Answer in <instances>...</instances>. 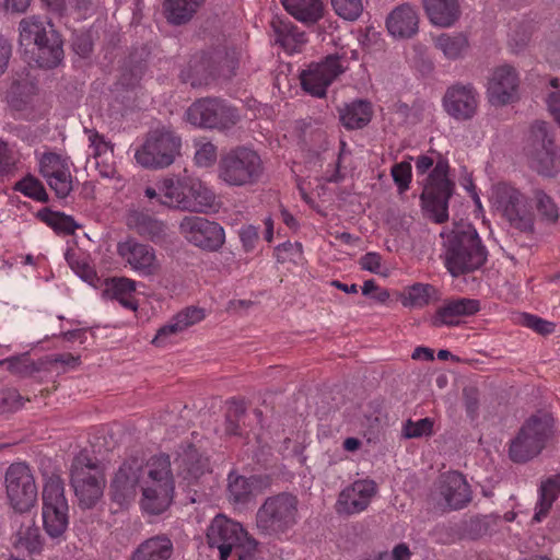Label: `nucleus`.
I'll use <instances>...</instances> for the list:
<instances>
[{
	"label": "nucleus",
	"mask_w": 560,
	"mask_h": 560,
	"mask_svg": "<svg viewBox=\"0 0 560 560\" xmlns=\"http://www.w3.org/2000/svg\"><path fill=\"white\" fill-rule=\"evenodd\" d=\"M140 485L143 510L153 515L166 511L174 493L170 456L162 454L153 457L147 471L138 458L125 460L110 482V498L119 505L127 504L136 498Z\"/></svg>",
	"instance_id": "f257e3e1"
},
{
	"label": "nucleus",
	"mask_w": 560,
	"mask_h": 560,
	"mask_svg": "<svg viewBox=\"0 0 560 560\" xmlns=\"http://www.w3.org/2000/svg\"><path fill=\"white\" fill-rule=\"evenodd\" d=\"M441 236L445 237L444 262L453 277L472 272L486 264L488 250L472 224L456 223L448 233H442Z\"/></svg>",
	"instance_id": "f03ea898"
},
{
	"label": "nucleus",
	"mask_w": 560,
	"mask_h": 560,
	"mask_svg": "<svg viewBox=\"0 0 560 560\" xmlns=\"http://www.w3.org/2000/svg\"><path fill=\"white\" fill-rule=\"evenodd\" d=\"M556 439L555 419L547 411L532 415L520 428L509 446V457L525 464L538 456Z\"/></svg>",
	"instance_id": "7ed1b4c3"
},
{
	"label": "nucleus",
	"mask_w": 560,
	"mask_h": 560,
	"mask_svg": "<svg viewBox=\"0 0 560 560\" xmlns=\"http://www.w3.org/2000/svg\"><path fill=\"white\" fill-rule=\"evenodd\" d=\"M19 31L21 44H34L33 56L39 68L50 70L61 65L65 58L63 40L51 24L30 16L20 22Z\"/></svg>",
	"instance_id": "20e7f679"
},
{
	"label": "nucleus",
	"mask_w": 560,
	"mask_h": 560,
	"mask_svg": "<svg viewBox=\"0 0 560 560\" xmlns=\"http://www.w3.org/2000/svg\"><path fill=\"white\" fill-rule=\"evenodd\" d=\"M215 196L200 180L184 177L174 182L166 178L162 182L161 205L168 208L205 213L214 205Z\"/></svg>",
	"instance_id": "39448f33"
},
{
	"label": "nucleus",
	"mask_w": 560,
	"mask_h": 560,
	"mask_svg": "<svg viewBox=\"0 0 560 560\" xmlns=\"http://www.w3.org/2000/svg\"><path fill=\"white\" fill-rule=\"evenodd\" d=\"M264 165L258 153L246 147H237L221 155L218 176L229 186H247L259 180Z\"/></svg>",
	"instance_id": "423d86ee"
},
{
	"label": "nucleus",
	"mask_w": 560,
	"mask_h": 560,
	"mask_svg": "<svg viewBox=\"0 0 560 560\" xmlns=\"http://www.w3.org/2000/svg\"><path fill=\"white\" fill-rule=\"evenodd\" d=\"M299 500L290 492L268 497L256 512V527L264 535L285 533L296 524Z\"/></svg>",
	"instance_id": "0eeeda50"
},
{
	"label": "nucleus",
	"mask_w": 560,
	"mask_h": 560,
	"mask_svg": "<svg viewBox=\"0 0 560 560\" xmlns=\"http://www.w3.org/2000/svg\"><path fill=\"white\" fill-rule=\"evenodd\" d=\"M448 168L447 161L440 159L428 175L420 196L423 208L432 214L436 223L448 219V200L455 188L454 182L447 177Z\"/></svg>",
	"instance_id": "6e6552de"
},
{
	"label": "nucleus",
	"mask_w": 560,
	"mask_h": 560,
	"mask_svg": "<svg viewBox=\"0 0 560 560\" xmlns=\"http://www.w3.org/2000/svg\"><path fill=\"white\" fill-rule=\"evenodd\" d=\"M42 499L44 529L51 538H59L65 534L69 524V506L60 476L51 474L47 477Z\"/></svg>",
	"instance_id": "1a4fd4ad"
},
{
	"label": "nucleus",
	"mask_w": 560,
	"mask_h": 560,
	"mask_svg": "<svg viewBox=\"0 0 560 560\" xmlns=\"http://www.w3.org/2000/svg\"><path fill=\"white\" fill-rule=\"evenodd\" d=\"M186 119L195 127L228 130L240 121L235 107L218 97H203L195 101L186 110Z\"/></svg>",
	"instance_id": "9d476101"
},
{
	"label": "nucleus",
	"mask_w": 560,
	"mask_h": 560,
	"mask_svg": "<svg viewBox=\"0 0 560 560\" xmlns=\"http://www.w3.org/2000/svg\"><path fill=\"white\" fill-rule=\"evenodd\" d=\"M180 138L166 129L149 132L144 143L136 152L137 162L147 168H164L174 163L179 155Z\"/></svg>",
	"instance_id": "9b49d317"
},
{
	"label": "nucleus",
	"mask_w": 560,
	"mask_h": 560,
	"mask_svg": "<svg viewBox=\"0 0 560 560\" xmlns=\"http://www.w3.org/2000/svg\"><path fill=\"white\" fill-rule=\"evenodd\" d=\"M71 485L80 505L91 509L103 494L105 479L96 462L80 453L71 466Z\"/></svg>",
	"instance_id": "f8f14e48"
},
{
	"label": "nucleus",
	"mask_w": 560,
	"mask_h": 560,
	"mask_svg": "<svg viewBox=\"0 0 560 560\" xmlns=\"http://www.w3.org/2000/svg\"><path fill=\"white\" fill-rule=\"evenodd\" d=\"M5 491L11 508L26 513L37 501V487L31 468L25 463H13L5 471Z\"/></svg>",
	"instance_id": "ddd939ff"
},
{
	"label": "nucleus",
	"mask_w": 560,
	"mask_h": 560,
	"mask_svg": "<svg viewBox=\"0 0 560 560\" xmlns=\"http://www.w3.org/2000/svg\"><path fill=\"white\" fill-rule=\"evenodd\" d=\"M492 200L513 228L522 232L533 230L534 218L526 209L525 197L520 190L505 183H499L493 188Z\"/></svg>",
	"instance_id": "4468645a"
},
{
	"label": "nucleus",
	"mask_w": 560,
	"mask_h": 560,
	"mask_svg": "<svg viewBox=\"0 0 560 560\" xmlns=\"http://www.w3.org/2000/svg\"><path fill=\"white\" fill-rule=\"evenodd\" d=\"M179 231L188 243L203 252H219L225 243L223 226L203 217H185Z\"/></svg>",
	"instance_id": "2eb2a0df"
},
{
	"label": "nucleus",
	"mask_w": 560,
	"mask_h": 560,
	"mask_svg": "<svg viewBox=\"0 0 560 560\" xmlns=\"http://www.w3.org/2000/svg\"><path fill=\"white\" fill-rule=\"evenodd\" d=\"M530 166L537 173L549 176L555 168L557 155L553 138L545 121H535L530 127Z\"/></svg>",
	"instance_id": "dca6fc26"
},
{
	"label": "nucleus",
	"mask_w": 560,
	"mask_h": 560,
	"mask_svg": "<svg viewBox=\"0 0 560 560\" xmlns=\"http://www.w3.org/2000/svg\"><path fill=\"white\" fill-rule=\"evenodd\" d=\"M339 55H329L324 61L302 71L301 86L312 96L323 97L332 81L345 71Z\"/></svg>",
	"instance_id": "f3484780"
},
{
	"label": "nucleus",
	"mask_w": 560,
	"mask_h": 560,
	"mask_svg": "<svg viewBox=\"0 0 560 560\" xmlns=\"http://www.w3.org/2000/svg\"><path fill=\"white\" fill-rule=\"evenodd\" d=\"M243 526L224 515H217L207 529V540L210 547L218 548L220 560H228L235 545L244 537Z\"/></svg>",
	"instance_id": "a211bd4d"
},
{
	"label": "nucleus",
	"mask_w": 560,
	"mask_h": 560,
	"mask_svg": "<svg viewBox=\"0 0 560 560\" xmlns=\"http://www.w3.org/2000/svg\"><path fill=\"white\" fill-rule=\"evenodd\" d=\"M477 91L471 84L456 83L447 88L443 96V107L456 120H469L477 113Z\"/></svg>",
	"instance_id": "6ab92c4d"
},
{
	"label": "nucleus",
	"mask_w": 560,
	"mask_h": 560,
	"mask_svg": "<svg viewBox=\"0 0 560 560\" xmlns=\"http://www.w3.org/2000/svg\"><path fill=\"white\" fill-rule=\"evenodd\" d=\"M520 79L514 67L503 65L494 69L489 83L488 96L492 105L503 106L515 102Z\"/></svg>",
	"instance_id": "aec40b11"
},
{
	"label": "nucleus",
	"mask_w": 560,
	"mask_h": 560,
	"mask_svg": "<svg viewBox=\"0 0 560 560\" xmlns=\"http://www.w3.org/2000/svg\"><path fill=\"white\" fill-rule=\"evenodd\" d=\"M117 253L140 276L151 277L160 271L155 250L147 244L136 241L119 243Z\"/></svg>",
	"instance_id": "412c9836"
},
{
	"label": "nucleus",
	"mask_w": 560,
	"mask_h": 560,
	"mask_svg": "<svg viewBox=\"0 0 560 560\" xmlns=\"http://www.w3.org/2000/svg\"><path fill=\"white\" fill-rule=\"evenodd\" d=\"M178 475L188 485H197L202 477L212 472L210 458L194 444L182 445L175 459Z\"/></svg>",
	"instance_id": "4be33fe9"
},
{
	"label": "nucleus",
	"mask_w": 560,
	"mask_h": 560,
	"mask_svg": "<svg viewBox=\"0 0 560 560\" xmlns=\"http://www.w3.org/2000/svg\"><path fill=\"white\" fill-rule=\"evenodd\" d=\"M376 494L373 480H358L343 489L338 497L335 509L338 514L351 515L364 511Z\"/></svg>",
	"instance_id": "5701e85b"
},
{
	"label": "nucleus",
	"mask_w": 560,
	"mask_h": 560,
	"mask_svg": "<svg viewBox=\"0 0 560 560\" xmlns=\"http://www.w3.org/2000/svg\"><path fill=\"white\" fill-rule=\"evenodd\" d=\"M438 489L446 506L451 510H460L472 499L470 486L465 476L458 471L442 474Z\"/></svg>",
	"instance_id": "b1692460"
},
{
	"label": "nucleus",
	"mask_w": 560,
	"mask_h": 560,
	"mask_svg": "<svg viewBox=\"0 0 560 560\" xmlns=\"http://www.w3.org/2000/svg\"><path fill=\"white\" fill-rule=\"evenodd\" d=\"M480 310V303L478 300L460 298L447 301L443 306L439 307L434 317L432 318V325L439 327L442 325H458L459 320L457 317L470 316L476 314Z\"/></svg>",
	"instance_id": "393cba45"
},
{
	"label": "nucleus",
	"mask_w": 560,
	"mask_h": 560,
	"mask_svg": "<svg viewBox=\"0 0 560 560\" xmlns=\"http://www.w3.org/2000/svg\"><path fill=\"white\" fill-rule=\"evenodd\" d=\"M419 18L409 4L395 8L386 20L388 32L394 37L410 38L418 32Z\"/></svg>",
	"instance_id": "a878e982"
},
{
	"label": "nucleus",
	"mask_w": 560,
	"mask_h": 560,
	"mask_svg": "<svg viewBox=\"0 0 560 560\" xmlns=\"http://www.w3.org/2000/svg\"><path fill=\"white\" fill-rule=\"evenodd\" d=\"M127 224L140 236L153 243L163 242L167 235V226L164 222L142 211H130Z\"/></svg>",
	"instance_id": "bb28decb"
},
{
	"label": "nucleus",
	"mask_w": 560,
	"mask_h": 560,
	"mask_svg": "<svg viewBox=\"0 0 560 560\" xmlns=\"http://www.w3.org/2000/svg\"><path fill=\"white\" fill-rule=\"evenodd\" d=\"M214 79H231L236 74L238 54L234 48L219 45L207 50Z\"/></svg>",
	"instance_id": "cd10ccee"
},
{
	"label": "nucleus",
	"mask_w": 560,
	"mask_h": 560,
	"mask_svg": "<svg viewBox=\"0 0 560 560\" xmlns=\"http://www.w3.org/2000/svg\"><path fill=\"white\" fill-rule=\"evenodd\" d=\"M180 79L192 88L209 85L215 80L207 50L196 54L190 58L187 67L180 72Z\"/></svg>",
	"instance_id": "c85d7f7f"
},
{
	"label": "nucleus",
	"mask_w": 560,
	"mask_h": 560,
	"mask_svg": "<svg viewBox=\"0 0 560 560\" xmlns=\"http://www.w3.org/2000/svg\"><path fill=\"white\" fill-rule=\"evenodd\" d=\"M422 3L428 19L436 26L450 27L459 19L457 0H422Z\"/></svg>",
	"instance_id": "c756f323"
},
{
	"label": "nucleus",
	"mask_w": 560,
	"mask_h": 560,
	"mask_svg": "<svg viewBox=\"0 0 560 560\" xmlns=\"http://www.w3.org/2000/svg\"><path fill=\"white\" fill-rule=\"evenodd\" d=\"M173 550V542L166 535H156L142 541L130 560H168Z\"/></svg>",
	"instance_id": "7c9ffc66"
},
{
	"label": "nucleus",
	"mask_w": 560,
	"mask_h": 560,
	"mask_svg": "<svg viewBox=\"0 0 560 560\" xmlns=\"http://www.w3.org/2000/svg\"><path fill=\"white\" fill-rule=\"evenodd\" d=\"M284 9L298 21L312 25L324 16L322 0H280Z\"/></svg>",
	"instance_id": "2f4dec72"
},
{
	"label": "nucleus",
	"mask_w": 560,
	"mask_h": 560,
	"mask_svg": "<svg viewBox=\"0 0 560 560\" xmlns=\"http://www.w3.org/2000/svg\"><path fill=\"white\" fill-rule=\"evenodd\" d=\"M270 24L276 35V43L288 51H295L307 42L305 33L300 32L290 21L276 16Z\"/></svg>",
	"instance_id": "473e14b6"
},
{
	"label": "nucleus",
	"mask_w": 560,
	"mask_h": 560,
	"mask_svg": "<svg viewBox=\"0 0 560 560\" xmlns=\"http://www.w3.org/2000/svg\"><path fill=\"white\" fill-rule=\"evenodd\" d=\"M205 0H166L165 16L172 25L187 24L197 13Z\"/></svg>",
	"instance_id": "72a5a7b5"
},
{
	"label": "nucleus",
	"mask_w": 560,
	"mask_h": 560,
	"mask_svg": "<svg viewBox=\"0 0 560 560\" xmlns=\"http://www.w3.org/2000/svg\"><path fill=\"white\" fill-rule=\"evenodd\" d=\"M371 118L372 106L368 101H354L340 110V121L347 129L363 128L371 121Z\"/></svg>",
	"instance_id": "f704fd0d"
},
{
	"label": "nucleus",
	"mask_w": 560,
	"mask_h": 560,
	"mask_svg": "<svg viewBox=\"0 0 560 560\" xmlns=\"http://www.w3.org/2000/svg\"><path fill=\"white\" fill-rule=\"evenodd\" d=\"M439 300V290L431 284L415 283L401 294V303L406 307H423Z\"/></svg>",
	"instance_id": "c9c22d12"
},
{
	"label": "nucleus",
	"mask_w": 560,
	"mask_h": 560,
	"mask_svg": "<svg viewBox=\"0 0 560 560\" xmlns=\"http://www.w3.org/2000/svg\"><path fill=\"white\" fill-rule=\"evenodd\" d=\"M228 499L233 504L245 505L253 499V492L248 478L231 471L228 476Z\"/></svg>",
	"instance_id": "e433bc0d"
},
{
	"label": "nucleus",
	"mask_w": 560,
	"mask_h": 560,
	"mask_svg": "<svg viewBox=\"0 0 560 560\" xmlns=\"http://www.w3.org/2000/svg\"><path fill=\"white\" fill-rule=\"evenodd\" d=\"M490 526L489 516L474 515L456 524V533L462 539L476 540L486 536Z\"/></svg>",
	"instance_id": "4c0bfd02"
},
{
	"label": "nucleus",
	"mask_w": 560,
	"mask_h": 560,
	"mask_svg": "<svg viewBox=\"0 0 560 560\" xmlns=\"http://www.w3.org/2000/svg\"><path fill=\"white\" fill-rule=\"evenodd\" d=\"M37 217L57 233L71 235L78 228H80L71 215H67L63 212L52 211L49 208L39 210Z\"/></svg>",
	"instance_id": "58836bf2"
},
{
	"label": "nucleus",
	"mask_w": 560,
	"mask_h": 560,
	"mask_svg": "<svg viewBox=\"0 0 560 560\" xmlns=\"http://www.w3.org/2000/svg\"><path fill=\"white\" fill-rule=\"evenodd\" d=\"M535 208L540 221L553 224L559 219V209L553 199L540 189L534 190Z\"/></svg>",
	"instance_id": "ea45409f"
},
{
	"label": "nucleus",
	"mask_w": 560,
	"mask_h": 560,
	"mask_svg": "<svg viewBox=\"0 0 560 560\" xmlns=\"http://www.w3.org/2000/svg\"><path fill=\"white\" fill-rule=\"evenodd\" d=\"M44 177L58 198H66L71 192V175L65 167L47 170Z\"/></svg>",
	"instance_id": "a19ab883"
},
{
	"label": "nucleus",
	"mask_w": 560,
	"mask_h": 560,
	"mask_svg": "<svg viewBox=\"0 0 560 560\" xmlns=\"http://www.w3.org/2000/svg\"><path fill=\"white\" fill-rule=\"evenodd\" d=\"M435 46L442 50L447 58L456 59L460 57L462 52L467 48L468 42L463 34L455 36L442 34L435 39Z\"/></svg>",
	"instance_id": "79ce46f5"
},
{
	"label": "nucleus",
	"mask_w": 560,
	"mask_h": 560,
	"mask_svg": "<svg viewBox=\"0 0 560 560\" xmlns=\"http://www.w3.org/2000/svg\"><path fill=\"white\" fill-rule=\"evenodd\" d=\"M246 413L244 401L233 399L230 402L225 415V433L229 435H241L240 421Z\"/></svg>",
	"instance_id": "37998d69"
},
{
	"label": "nucleus",
	"mask_w": 560,
	"mask_h": 560,
	"mask_svg": "<svg viewBox=\"0 0 560 560\" xmlns=\"http://www.w3.org/2000/svg\"><path fill=\"white\" fill-rule=\"evenodd\" d=\"M15 189L37 201L47 202L49 197L43 184L33 176H26L15 184Z\"/></svg>",
	"instance_id": "c03bdc74"
},
{
	"label": "nucleus",
	"mask_w": 560,
	"mask_h": 560,
	"mask_svg": "<svg viewBox=\"0 0 560 560\" xmlns=\"http://www.w3.org/2000/svg\"><path fill=\"white\" fill-rule=\"evenodd\" d=\"M233 550L238 560H259L261 550L259 542L245 530L244 537L240 538Z\"/></svg>",
	"instance_id": "a18cd8bd"
},
{
	"label": "nucleus",
	"mask_w": 560,
	"mask_h": 560,
	"mask_svg": "<svg viewBox=\"0 0 560 560\" xmlns=\"http://www.w3.org/2000/svg\"><path fill=\"white\" fill-rule=\"evenodd\" d=\"M135 291L136 282L132 279L120 277L110 279L103 293L104 295L115 300L121 296L131 295Z\"/></svg>",
	"instance_id": "49530a36"
},
{
	"label": "nucleus",
	"mask_w": 560,
	"mask_h": 560,
	"mask_svg": "<svg viewBox=\"0 0 560 560\" xmlns=\"http://www.w3.org/2000/svg\"><path fill=\"white\" fill-rule=\"evenodd\" d=\"M24 401H30L24 398L15 388L0 389V413L13 412L19 410Z\"/></svg>",
	"instance_id": "de8ad7c7"
},
{
	"label": "nucleus",
	"mask_w": 560,
	"mask_h": 560,
	"mask_svg": "<svg viewBox=\"0 0 560 560\" xmlns=\"http://www.w3.org/2000/svg\"><path fill=\"white\" fill-rule=\"evenodd\" d=\"M433 432V421L430 418L420 419L417 422L407 420L402 427V435L406 439H418L431 435Z\"/></svg>",
	"instance_id": "09e8293b"
},
{
	"label": "nucleus",
	"mask_w": 560,
	"mask_h": 560,
	"mask_svg": "<svg viewBox=\"0 0 560 560\" xmlns=\"http://www.w3.org/2000/svg\"><path fill=\"white\" fill-rule=\"evenodd\" d=\"M18 544L27 549L30 553L39 552L43 548V537L38 527L28 526L25 530H20Z\"/></svg>",
	"instance_id": "8fccbe9b"
},
{
	"label": "nucleus",
	"mask_w": 560,
	"mask_h": 560,
	"mask_svg": "<svg viewBox=\"0 0 560 560\" xmlns=\"http://www.w3.org/2000/svg\"><path fill=\"white\" fill-rule=\"evenodd\" d=\"M335 12L345 20L353 21L362 12L361 0H331Z\"/></svg>",
	"instance_id": "3c124183"
},
{
	"label": "nucleus",
	"mask_w": 560,
	"mask_h": 560,
	"mask_svg": "<svg viewBox=\"0 0 560 560\" xmlns=\"http://www.w3.org/2000/svg\"><path fill=\"white\" fill-rule=\"evenodd\" d=\"M94 40L90 32H74L71 38V49L81 58H89L93 51Z\"/></svg>",
	"instance_id": "603ef678"
},
{
	"label": "nucleus",
	"mask_w": 560,
	"mask_h": 560,
	"mask_svg": "<svg viewBox=\"0 0 560 560\" xmlns=\"http://www.w3.org/2000/svg\"><path fill=\"white\" fill-rule=\"evenodd\" d=\"M521 324L542 336L552 334L556 328V325L552 322H548L541 317L528 313H523L521 315Z\"/></svg>",
	"instance_id": "864d4df0"
},
{
	"label": "nucleus",
	"mask_w": 560,
	"mask_h": 560,
	"mask_svg": "<svg viewBox=\"0 0 560 560\" xmlns=\"http://www.w3.org/2000/svg\"><path fill=\"white\" fill-rule=\"evenodd\" d=\"M205 310L197 306H188L178 312L174 317L183 328V330L188 327L200 323L205 318Z\"/></svg>",
	"instance_id": "5fc2aeb1"
},
{
	"label": "nucleus",
	"mask_w": 560,
	"mask_h": 560,
	"mask_svg": "<svg viewBox=\"0 0 560 560\" xmlns=\"http://www.w3.org/2000/svg\"><path fill=\"white\" fill-rule=\"evenodd\" d=\"M392 176L398 187L399 192H404L409 188L411 182V164L409 162H400L392 167Z\"/></svg>",
	"instance_id": "6e6d98bb"
},
{
	"label": "nucleus",
	"mask_w": 560,
	"mask_h": 560,
	"mask_svg": "<svg viewBox=\"0 0 560 560\" xmlns=\"http://www.w3.org/2000/svg\"><path fill=\"white\" fill-rule=\"evenodd\" d=\"M463 401L468 417L474 420L479 415L480 393L475 386H466L463 389Z\"/></svg>",
	"instance_id": "4d7b16f0"
},
{
	"label": "nucleus",
	"mask_w": 560,
	"mask_h": 560,
	"mask_svg": "<svg viewBox=\"0 0 560 560\" xmlns=\"http://www.w3.org/2000/svg\"><path fill=\"white\" fill-rule=\"evenodd\" d=\"M84 132L89 136L90 147L93 148V158L97 159L105 154L107 151L113 152L109 142L105 141L104 137L95 129L84 128Z\"/></svg>",
	"instance_id": "13d9d810"
},
{
	"label": "nucleus",
	"mask_w": 560,
	"mask_h": 560,
	"mask_svg": "<svg viewBox=\"0 0 560 560\" xmlns=\"http://www.w3.org/2000/svg\"><path fill=\"white\" fill-rule=\"evenodd\" d=\"M195 161L199 166L209 167L217 161V147L206 142L195 153Z\"/></svg>",
	"instance_id": "bf43d9fd"
},
{
	"label": "nucleus",
	"mask_w": 560,
	"mask_h": 560,
	"mask_svg": "<svg viewBox=\"0 0 560 560\" xmlns=\"http://www.w3.org/2000/svg\"><path fill=\"white\" fill-rule=\"evenodd\" d=\"M183 328L178 324V322L173 317L167 324L160 327L156 331L155 337L152 340V343L156 347H162L166 343V340L170 336L177 335L182 332Z\"/></svg>",
	"instance_id": "052dcab7"
},
{
	"label": "nucleus",
	"mask_w": 560,
	"mask_h": 560,
	"mask_svg": "<svg viewBox=\"0 0 560 560\" xmlns=\"http://www.w3.org/2000/svg\"><path fill=\"white\" fill-rule=\"evenodd\" d=\"M359 264L363 270H368L372 273L386 276V272L382 271V256L378 253L370 252L363 255Z\"/></svg>",
	"instance_id": "680f3d73"
},
{
	"label": "nucleus",
	"mask_w": 560,
	"mask_h": 560,
	"mask_svg": "<svg viewBox=\"0 0 560 560\" xmlns=\"http://www.w3.org/2000/svg\"><path fill=\"white\" fill-rule=\"evenodd\" d=\"M258 237V229L254 225H247L240 230V238L245 252L254 249Z\"/></svg>",
	"instance_id": "e2e57ef3"
},
{
	"label": "nucleus",
	"mask_w": 560,
	"mask_h": 560,
	"mask_svg": "<svg viewBox=\"0 0 560 560\" xmlns=\"http://www.w3.org/2000/svg\"><path fill=\"white\" fill-rule=\"evenodd\" d=\"M252 492H264L272 485V477L270 475H253L248 478Z\"/></svg>",
	"instance_id": "0e129e2a"
},
{
	"label": "nucleus",
	"mask_w": 560,
	"mask_h": 560,
	"mask_svg": "<svg viewBox=\"0 0 560 560\" xmlns=\"http://www.w3.org/2000/svg\"><path fill=\"white\" fill-rule=\"evenodd\" d=\"M539 492H545L557 500L560 494V474L548 478L540 486Z\"/></svg>",
	"instance_id": "69168bd1"
},
{
	"label": "nucleus",
	"mask_w": 560,
	"mask_h": 560,
	"mask_svg": "<svg viewBox=\"0 0 560 560\" xmlns=\"http://www.w3.org/2000/svg\"><path fill=\"white\" fill-rule=\"evenodd\" d=\"M556 501L552 497H549L545 492H540L539 502H538V511L534 515V520L540 522L542 517H545L549 510L552 506V503Z\"/></svg>",
	"instance_id": "338daca9"
},
{
	"label": "nucleus",
	"mask_w": 560,
	"mask_h": 560,
	"mask_svg": "<svg viewBox=\"0 0 560 560\" xmlns=\"http://www.w3.org/2000/svg\"><path fill=\"white\" fill-rule=\"evenodd\" d=\"M547 104L551 115L560 125V90L549 94Z\"/></svg>",
	"instance_id": "774afa93"
}]
</instances>
